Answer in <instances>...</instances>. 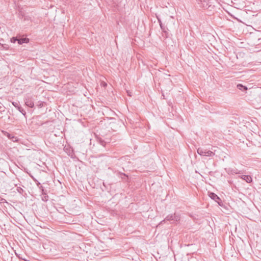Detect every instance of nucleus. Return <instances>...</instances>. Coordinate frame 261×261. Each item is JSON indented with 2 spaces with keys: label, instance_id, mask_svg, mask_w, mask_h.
I'll return each instance as SVG.
<instances>
[{
  "label": "nucleus",
  "instance_id": "1",
  "mask_svg": "<svg viewBox=\"0 0 261 261\" xmlns=\"http://www.w3.org/2000/svg\"><path fill=\"white\" fill-rule=\"evenodd\" d=\"M199 7L211 11L214 8L210 0H196Z\"/></svg>",
  "mask_w": 261,
  "mask_h": 261
},
{
  "label": "nucleus",
  "instance_id": "2",
  "mask_svg": "<svg viewBox=\"0 0 261 261\" xmlns=\"http://www.w3.org/2000/svg\"><path fill=\"white\" fill-rule=\"evenodd\" d=\"M180 219V215L176 213L173 214L168 215L161 222L160 224H162L165 223L167 221H172V223L178 222Z\"/></svg>",
  "mask_w": 261,
  "mask_h": 261
},
{
  "label": "nucleus",
  "instance_id": "3",
  "mask_svg": "<svg viewBox=\"0 0 261 261\" xmlns=\"http://www.w3.org/2000/svg\"><path fill=\"white\" fill-rule=\"evenodd\" d=\"M197 153L203 156H213L215 155V153L211 150H207L202 148H198L197 150Z\"/></svg>",
  "mask_w": 261,
  "mask_h": 261
},
{
  "label": "nucleus",
  "instance_id": "4",
  "mask_svg": "<svg viewBox=\"0 0 261 261\" xmlns=\"http://www.w3.org/2000/svg\"><path fill=\"white\" fill-rule=\"evenodd\" d=\"M24 102L26 106L30 108H33L34 106L33 98L32 96L29 94L26 95L24 98Z\"/></svg>",
  "mask_w": 261,
  "mask_h": 261
},
{
  "label": "nucleus",
  "instance_id": "5",
  "mask_svg": "<svg viewBox=\"0 0 261 261\" xmlns=\"http://www.w3.org/2000/svg\"><path fill=\"white\" fill-rule=\"evenodd\" d=\"M210 197L217 202L220 205H221L220 202H221V199L215 193L213 192H210L208 194Z\"/></svg>",
  "mask_w": 261,
  "mask_h": 261
},
{
  "label": "nucleus",
  "instance_id": "6",
  "mask_svg": "<svg viewBox=\"0 0 261 261\" xmlns=\"http://www.w3.org/2000/svg\"><path fill=\"white\" fill-rule=\"evenodd\" d=\"M3 133L5 136L7 137L10 140H12L13 142H17L18 141V139L16 137L13 136L10 133L7 132H3Z\"/></svg>",
  "mask_w": 261,
  "mask_h": 261
},
{
  "label": "nucleus",
  "instance_id": "7",
  "mask_svg": "<svg viewBox=\"0 0 261 261\" xmlns=\"http://www.w3.org/2000/svg\"><path fill=\"white\" fill-rule=\"evenodd\" d=\"M29 41V39L26 37H19L18 38V43L19 44H22L23 43H27Z\"/></svg>",
  "mask_w": 261,
  "mask_h": 261
},
{
  "label": "nucleus",
  "instance_id": "8",
  "mask_svg": "<svg viewBox=\"0 0 261 261\" xmlns=\"http://www.w3.org/2000/svg\"><path fill=\"white\" fill-rule=\"evenodd\" d=\"M240 177L248 183H250L252 180V177L250 175H243Z\"/></svg>",
  "mask_w": 261,
  "mask_h": 261
},
{
  "label": "nucleus",
  "instance_id": "9",
  "mask_svg": "<svg viewBox=\"0 0 261 261\" xmlns=\"http://www.w3.org/2000/svg\"><path fill=\"white\" fill-rule=\"evenodd\" d=\"M161 29L163 33L165 34V37L166 38L168 37V29L167 28V27H166L164 25H163L162 28H161Z\"/></svg>",
  "mask_w": 261,
  "mask_h": 261
},
{
  "label": "nucleus",
  "instance_id": "10",
  "mask_svg": "<svg viewBox=\"0 0 261 261\" xmlns=\"http://www.w3.org/2000/svg\"><path fill=\"white\" fill-rule=\"evenodd\" d=\"M237 87L241 91H246L247 90V87L246 86H243V85L240 84L237 85Z\"/></svg>",
  "mask_w": 261,
  "mask_h": 261
},
{
  "label": "nucleus",
  "instance_id": "11",
  "mask_svg": "<svg viewBox=\"0 0 261 261\" xmlns=\"http://www.w3.org/2000/svg\"><path fill=\"white\" fill-rule=\"evenodd\" d=\"M41 188H42V194L45 195V196L42 198V200L44 201H47L48 200V196L46 195V194L45 193L43 189V187L41 186Z\"/></svg>",
  "mask_w": 261,
  "mask_h": 261
},
{
  "label": "nucleus",
  "instance_id": "12",
  "mask_svg": "<svg viewBox=\"0 0 261 261\" xmlns=\"http://www.w3.org/2000/svg\"><path fill=\"white\" fill-rule=\"evenodd\" d=\"M20 112H21L23 115H25V111L20 107L18 108L17 109Z\"/></svg>",
  "mask_w": 261,
  "mask_h": 261
},
{
  "label": "nucleus",
  "instance_id": "13",
  "mask_svg": "<svg viewBox=\"0 0 261 261\" xmlns=\"http://www.w3.org/2000/svg\"><path fill=\"white\" fill-rule=\"evenodd\" d=\"M16 191L21 194H22L24 191L23 190L19 187H17Z\"/></svg>",
  "mask_w": 261,
  "mask_h": 261
},
{
  "label": "nucleus",
  "instance_id": "14",
  "mask_svg": "<svg viewBox=\"0 0 261 261\" xmlns=\"http://www.w3.org/2000/svg\"><path fill=\"white\" fill-rule=\"evenodd\" d=\"M12 105L18 109V108L19 107V102H15L13 101L12 102Z\"/></svg>",
  "mask_w": 261,
  "mask_h": 261
},
{
  "label": "nucleus",
  "instance_id": "15",
  "mask_svg": "<svg viewBox=\"0 0 261 261\" xmlns=\"http://www.w3.org/2000/svg\"><path fill=\"white\" fill-rule=\"evenodd\" d=\"M16 41L18 42V38L17 37H13L11 38V42L12 43H15Z\"/></svg>",
  "mask_w": 261,
  "mask_h": 261
},
{
  "label": "nucleus",
  "instance_id": "16",
  "mask_svg": "<svg viewBox=\"0 0 261 261\" xmlns=\"http://www.w3.org/2000/svg\"><path fill=\"white\" fill-rule=\"evenodd\" d=\"M156 18H157V19H158V21L159 23V24H160V28H162V26L164 25L162 21H161V19L158 16H156Z\"/></svg>",
  "mask_w": 261,
  "mask_h": 261
},
{
  "label": "nucleus",
  "instance_id": "17",
  "mask_svg": "<svg viewBox=\"0 0 261 261\" xmlns=\"http://www.w3.org/2000/svg\"><path fill=\"white\" fill-rule=\"evenodd\" d=\"M101 86L103 87H106L107 86V83L106 82L104 83H101Z\"/></svg>",
  "mask_w": 261,
  "mask_h": 261
},
{
  "label": "nucleus",
  "instance_id": "18",
  "mask_svg": "<svg viewBox=\"0 0 261 261\" xmlns=\"http://www.w3.org/2000/svg\"><path fill=\"white\" fill-rule=\"evenodd\" d=\"M127 93L128 95H129V96H131V95H130V92H129V91H127Z\"/></svg>",
  "mask_w": 261,
  "mask_h": 261
},
{
  "label": "nucleus",
  "instance_id": "19",
  "mask_svg": "<svg viewBox=\"0 0 261 261\" xmlns=\"http://www.w3.org/2000/svg\"><path fill=\"white\" fill-rule=\"evenodd\" d=\"M39 106L42 107L43 106V103H41L40 104H39Z\"/></svg>",
  "mask_w": 261,
  "mask_h": 261
},
{
  "label": "nucleus",
  "instance_id": "20",
  "mask_svg": "<svg viewBox=\"0 0 261 261\" xmlns=\"http://www.w3.org/2000/svg\"><path fill=\"white\" fill-rule=\"evenodd\" d=\"M100 82H103L104 81L101 80Z\"/></svg>",
  "mask_w": 261,
  "mask_h": 261
}]
</instances>
